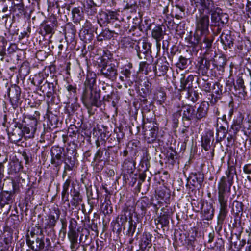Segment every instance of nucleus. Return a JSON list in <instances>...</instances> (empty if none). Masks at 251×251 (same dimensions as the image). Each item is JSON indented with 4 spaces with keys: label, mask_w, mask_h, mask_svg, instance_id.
<instances>
[{
    "label": "nucleus",
    "mask_w": 251,
    "mask_h": 251,
    "mask_svg": "<svg viewBox=\"0 0 251 251\" xmlns=\"http://www.w3.org/2000/svg\"><path fill=\"white\" fill-rule=\"evenodd\" d=\"M50 163L58 171L63 163L64 171L62 177L64 178L67 175L68 171H73L76 167L78 154L75 149L72 148L70 145L65 148L59 145H54L50 150Z\"/></svg>",
    "instance_id": "1"
},
{
    "label": "nucleus",
    "mask_w": 251,
    "mask_h": 251,
    "mask_svg": "<svg viewBox=\"0 0 251 251\" xmlns=\"http://www.w3.org/2000/svg\"><path fill=\"white\" fill-rule=\"evenodd\" d=\"M101 90L97 85V74L93 71H88L84 87L80 97V100L88 109H91L94 106L100 105Z\"/></svg>",
    "instance_id": "2"
},
{
    "label": "nucleus",
    "mask_w": 251,
    "mask_h": 251,
    "mask_svg": "<svg viewBox=\"0 0 251 251\" xmlns=\"http://www.w3.org/2000/svg\"><path fill=\"white\" fill-rule=\"evenodd\" d=\"M176 107L180 109L181 122H186V125L192 124L193 126H198L199 123L208 116L209 104L203 101L196 107L195 105L183 102L181 104L178 103Z\"/></svg>",
    "instance_id": "3"
},
{
    "label": "nucleus",
    "mask_w": 251,
    "mask_h": 251,
    "mask_svg": "<svg viewBox=\"0 0 251 251\" xmlns=\"http://www.w3.org/2000/svg\"><path fill=\"white\" fill-rule=\"evenodd\" d=\"M97 75L111 82H115L118 76L119 62L114 59L113 54L106 50L96 61Z\"/></svg>",
    "instance_id": "4"
},
{
    "label": "nucleus",
    "mask_w": 251,
    "mask_h": 251,
    "mask_svg": "<svg viewBox=\"0 0 251 251\" xmlns=\"http://www.w3.org/2000/svg\"><path fill=\"white\" fill-rule=\"evenodd\" d=\"M196 5L193 6L196 11L198 10L199 16H196V30L200 32V35L209 34L210 26V16L207 12V6L206 0L196 1Z\"/></svg>",
    "instance_id": "5"
},
{
    "label": "nucleus",
    "mask_w": 251,
    "mask_h": 251,
    "mask_svg": "<svg viewBox=\"0 0 251 251\" xmlns=\"http://www.w3.org/2000/svg\"><path fill=\"white\" fill-rule=\"evenodd\" d=\"M208 10L210 15L211 26L217 27V31L220 32L222 28L228 23L229 16L222 9L215 5L213 0H206Z\"/></svg>",
    "instance_id": "6"
},
{
    "label": "nucleus",
    "mask_w": 251,
    "mask_h": 251,
    "mask_svg": "<svg viewBox=\"0 0 251 251\" xmlns=\"http://www.w3.org/2000/svg\"><path fill=\"white\" fill-rule=\"evenodd\" d=\"M98 148L94 157L107 163V165H117L119 163L118 149L111 146H100Z\"/></svg>",
    "instance_id": "7"
},
{
    "label": "nucleus",
    "mask_w": 251,
    "mask_h": 251,
    "mask_svg": "<svg viewBox=\"0 0 251 251\" xmlns=\"http://www.w3.org/2000/svg\"><path fill=\"white\" fill-rule=\"evenodd\" d=\"M232 185L226 181V176H222L218 184V201L217 207L221 211L227 212L229 209L228 204V196L230 193L231 187Z\"/></svg>",
    "instance_id": "8"
},
{
    "label": "nucleus",
    "mask_w": 251,
    "mask_h": 251,
    "mask_svg": "<svg viewBox=\"0 0 251 251\" xmlns=\"http://www.w3.org/2000/svg\"><path fill=\"white\" fill-rule=\"evenodd\" d=\"M40 116V113L38 111L34 112V115H25L23 114L22 117L18 118V120L22 124L25 131L27 133L26 137L28 139H32L35 137L37 131L38 121Z\"/></svg>",
    "instance_id": "9"
},
{
    "label": "nucleus",
    "mask_w": 251,
    "mask_h": 251,
    "mask_svg": "<svg viewBox=\"0 0 251 251\" xmlns=\"http://www.w3.org/2000/svg\"><path fill=\"white\" fill-rule=\"evenodd\" d=\"M143 130L145 138L148 143H154L156 139L159 130V124L154 117L145 118L143 120Z\"/></svg>",
    "instance_id": "10"
},
{
    "label": "nucleus",
    "mask_w": 251,
    "mask_h": 251,
    "mask_svg": "<svg viewBox=\"0 0 251 251\" xmlns=\"http://www.w3.org/2000/svg\"><path fill=\"white\" fill-rule=\"evenodd\" d=\"M45 211V227L47 235H55L54 227L59 219L61 211L57 206H52Z\"/></svg>",
    "instance_id": "11"
},
{
    "label": "nucleus",
    "mask_w": 251,
    "mask_h": 251,
    "mask_svg": "<svg viewBox=\"0 0 251 251\" xmlns=\"http://www.w3.org/2000/svg\"><path fill=\"white\" fill-rule=\"evenodd\" d=\"M132 207L127 203H125L122 208L120 215L117 218L116 221L122 224L128 221V228L126 230V235H133L136 230V221L134 222L132 219Z\"/></svg>",
    "instance_id": "12"
},
{
    "label": "nucleus",
    "mask_w": 251,
    "mask_h": 251,
    "mask_svg": "<svg viewBox=\"0 0 251 251\" xmlns=\"http://www.w3.org/2000/svg\"><path fill=\"white\" fill-rule=\"evenodd\" d=\"M58 22L57 17L53 14L46 18L40 25L39 33L44 38L48 36L51 38L57 30Z\"/></svg>",
    "instance_id": "13"
},
{
    "label": "nucleus",
    "mask_w": 251,
    "mask_h": 251,
    "mask_svg": "<svg viewBox=\"0 0 251 251\" xmlns=\"http://www.w3.org/2000/svg\"><path fill=\"white\" fill-rule=\"evenodd\" d=\"M128 130L132 134V128L130 126L124 122L120 123L118 126L114 128L113 133L109 134V137L107 140L110 144L109 146H111L113 148V146L123 142L126 131Z\"/></svg>",
    "instance_id": "14"
},
{
    "label": "nucleus",
    "mask_w": 251,
    "mask_h": 251,
    "mask_svg": "<svg viewBox=\"0 0 251 251\" xmlns=\"http://www.w3.org/2000/svg\"><path fill=\"white\" fill-rule=\"evenodd\" d=\"M32 10L25 7L23 1H14L12 2L10 7L9 13L6 14L5 17H10L12 15L13 18L24 19V20H30L31 18Z\"/></svg>",
    "instance_id": "15"
},
{
    "label": "nucleus",
    "mask_w": 251,
    "mask_h": 251,
    "mask_svg": "<svg viewBox=\"0 0 251 251\" xmlns=\"http://www.w3.org/2000/svg\"><path fill=\"white\" fill-rule=\"evenodd\" d=\"M119 14L115 10L100 9L97 16V23L100 27L109 26L118 21Z\"/></svg>",
    "instance_id": "16"
},
{
    "label": "nucleus",
    "mask_w": 251,
    "mask_h": 251,
    "mask_svg": "<svg viewBox=\"0 0 251 251\" xmlns=\"http://www.w3.org/2000/svg\"><path fill=\"white\" fill-rule=\"evenodd\" d=\"M121 75L119 79L122 81H126L129 86L132 85L134 83H138L140 80L138 72H136L133 68L132 63L129 62L121 67Z\"/></svg>",
    "instance_id": "17"
},
{
    "label": "nucleus",
    "mask_w": 251,
    "mask_h": 251,
    "mask_svg": "<svg viewBox=\"0 0 251 251\" xmlns=\"http://www.w3.org/2000/svg\"><path fill=\"white\" fill-rule=\"evenodd\" d=\"M152 24L150 19H145L143 21L142 17L133 18V25L128 30V34L133 36H141V33L147 32L151 29Z\"/></svg>",
    "instance_id": "18"
},
{
    "label": "nucleus",
    "mask_w": 251,
    "mask_h": 251,
    "mask_svg": "<svg viewBox=\"0 0 251 251\" xmlns=\"http://www.w3.org/2000/svg\"><path fill=\"white\" fill-rule=\"evenodd\" d=\"M152 44L146 40L138 41L134 50L137 57L141 60L154 59L152 54Z\"/></svg>",
    "instance_id": "19"
},
{
    "label": "nucleus",
    "mask_w": 251,
    "mask_h": 251,
    "mask_svg": "<svg viewBox=\"0 0 251 251\" xmlns=\"http://www.w3.org/2000/svg\"><path fill=\"white\" fill-rule=\"evenodd\" d=\"M161 212L157 217V221L160 226L161 229L157 231L159 235H167L168 234L169 220L173 214V211L171 207L166 206L161 209Z\"/></svg>",
    "instance_id": "20"
},
{
    "label": "nucleus",
    "mask_w": 251,
    "mask_h": 251,
    "mask_svg": "<svg viewBox=\"0 0 251 251\" xmlns=\"http://www.w3.org/2000/svg\"><path fill=\"white\" fill-rule=\"evenodd\" d=\"M63 27V33L71 50H75L77 43L76 28L72 22L67 23Z\"/></svg>",
    "instance_id": "21"
},
{
    "label": "nucleus",
    "mask_w": 251,
    "mask_h": 251,
    "mask_svg": "<svg viewBox=\"0 0 251 251\" xmlns=\"http://www.w3.org/2000/svg\"><path fill=\"white\" fill-rule=\"evenodd\" d=\"M120 155L124 157L122 164L123 180L128 178L129 174L134 173L136 169V156L128 155L127 152H120Z\"/></svg>",
    "instance_id": "22"
},
{
    "label": "nucleus",
    "mask_w": 251,
    "mask_h": 251,
    "mask_svg": "<svg viewBox=\"0 0 251 251\" xmlns=\"http://www.w3.org/2000/svg\"><path fill=\"white\" fill-rule=\"evenodd\" d=\"M153 205V200L150 199L147 196L142 197L136 203L133 210L134 217L136 221H140L142 219L143 214L146 210L150 208Z\"/></svg>",
    "instance_id": "23"
},
{
    "label": "nucleus",
    "mask_w": 251,
    "mask_h": 251,
    "mask_svg": "<svg viewBox=\"0 0 251 251\" xmlns=\"http://www.w3.org/2000/svg\"><path fill=\"white\" fill-rule=\"evenodd\" d=\"M68 136L70 139L68 145H70L72 148L77 151L82 142V135H80V131L78 126L74 124H71L68 128Z\"/></svg>",
    "instance_id": "24"
},
{
    "label": "nucleus",
    "mask_w": 251,
    "mask_h": 251,
    "mask_svg": "<svg viewBox=\"0 0 251 251\" xmlns=\"http://www.w3.org/2000/svg\"><path fill=\"white\" fill-rule=\"evenodd\" d=\"M238 33L226 29L224 30L219 38L224 50L233 49V44L236 41Z\"/></svg>",
    "instance_id": "25"
},
{
    "label": "nucleus",
    "mask_w": 251,
    "mask_h": 251,
    "mask_svg": "<svg viewBox=\"0 0 251 251\" xmlns=\"http://www.w3.org/2000/svg\"><path fill=\"white\" fill-rule=\"evenodd\" d=\"M7 91L11 105L14 109H16L22 103L21 88L16 84H12Z\"/></svg>",
    "instance_id": "26"
},
{
    "label": "nucleus",
    "mask_w": 251,
    "mask_h": 251,
    "mask_svg": "<svg viewBox=\"0 0 251 251\" xmlns=\"http://www.w3.org/2000/svg\"><path fill=\"white\" fill-rule=\"evenodd\" d=\"M212 64V59L207 58L204 55L200 56L197 58V63L195 65L197 71L196 73L199 76L208 77V72L210 71V66Z\"/></svg>",
    "instance_id": "27"
},
{
    "label": "nucleus",
    "mask_w": 251,
    "mask_h": 251,
    "mask_svg": "<svg viewBox=\"0 0 251 251\" xmlns=\"http://www.w3.org/2000/svg\"><path fill=\"white\" fill-rule=\"evenodd\" d=\"M133 105L135 108L138 109H141L142 113L143 120L145 118H149L146 114L151 112L153 107V102L149 101L147 98L139 97V98H135L133 101Z\"/></svg>",
    "instance_id": "28"
},
{
    "label": "nucleus",
    "mask_w": 251,
    "mask_h": 251,
    "mask_svg": "<svg viewBox=\"0 0 251 251\" xmlns=\"http://www.w3.org/2000/svg\"><path fill=\"white\" fill-rule=\"evenodd\" d=\"M169 63L166 56H161L157 58L153 64L152 69L156 76H164L169 70Z\"/></svg>",
    "instance_id": "29"
},
{
    "label": "nucleus",
    "mask_w": 251,
    "mask_h": 251,
    "mask_svg": "<svg viewBox=\"0 0 251 251\" xmlns=\"http://www.w3.org/2000/svg\"><path fill=\"white\" fill-rule=\"evenodd\" d=\"M227 62V58L224 55L213 58L212 59V68L210 69L211 75L215 76L217 74L220 75L224 72Z\"/></svg>",
    "instance_id": "30"
},
{
    "label": "nucleus",
    "mask_w": 251,
    "mask_h": 251,
    "mask_svg": "<svg viewBox=\"0 0 251 251\" xmlns=\"http://www.w3.org/2000/svg\"><path fill=\"white\" fill-rule=\"evenodd\" d=\"M153 27L151 29V37L152 38L155 39L157 42V52L155 57L158 54L159 51L160 49V44L158 42L163 39L165 35L166 34V27L163 24H155L154 23H151Z\"/></svg>",
    "instance_id": "31"
},
{
    "label": "nucleus",
    "mask_w": 251,
    "mask_h": 251,
    "mask_svg": "<svg viewBox=\"0 0 251 251\" xmlns=\"http://www.w3.org/2000/svg\"><path fill=\"white\" fill-rule=\"evenodd\" d=\"M225 93H226V90H224L223 85L220 82H213L212 88L208 96V100H209L210 103L215 104L221 99L223 95Z\"/></svg>",
    "instance_id": "32"
},
{
    "label": "nucleus",
    "mask_w": 251,
    "mask_h": 251,
    "mask_svg": "<svg viewBox=\"0 0 251 251\" xmlns=\"http://www.w3.org/2000/svg\"><path fill=\"white\" fill-rule=\"evenodd\" d=\"M204 179V175L202 171L201 170H196L195 172L190 174L189 177L187 178V183L186 186L189 187V189L191 188L188 184V181L191 180L190 182L191 185L199 190L201 188Z\"/></svg>",
    "instance_id": "33"
},
{
    "label": "nucleus",
    "mask_w": 251,
    "mask_h": 251,
    "mask_svg": "<svg viewBox=\"0 0 251 251\" xmlns=\"http://www.w3.org/2000/svg\"><path fill=\"white\" fill-rule=\"evenodd\" d=\"M89 235V229L85 227V224L82 226H78L75 218H71L69 220V232L68 235Z\"/></svg>",
    "instance_id": "34"
},
{
    "label": "nucleus",
    "mask_w": 251,
    "mask_h": 251,
    "mask_svg": "<svg viewBox=\"0 0 251 251\" xmlns=\"http://www.w3.org/2000/svg\"><path fill=\"white\" fill-rule=\"evenodd\" d=\"M23 166L22 161L16 156H10L7 171L9 175L16 176L23 172Z\"/></svg>",
    "instance_id": "35"
},
{
    "label": "nucleus",
    "mask_w": 251,
    "mask_h": 251,
    "mask_svg": "<svg viewBox=\"0 0 251 251\" xmlns=\"http://www.w3.org/2000/svg\"><path fill=\"white\" fill-rule=\"evenodd\" d=\"M5 188L6 190H1L0 192V208L8 205L9 210L11 205L15 201L16 196L7 187Z\"/></svg>",
    "instance_id": "36"
},
{
    "label": "nucleus",
    "mask_w": 251,
    "mask_h": 251,
    "mask_svg": "<svg viewBox=\"0 0 251 251\" xmlns=\"http://www.w3.org/2000/svg\"><path fill=\"white\" fill-rule=\"evenodd\" d=\"M57 85V77L56 75H53V82H49V80H46L38 90H40L44 94L46 93L47 96L50 97L52 95L56 94L55 88Z\"/></svg>",
    "instance_id": "37"
},
{
    "label": "nucleus",
    "mask_w": 251,
    "mask_h": 251,
    "mask_svg": "<svg viewBox=\"0 0 251 251\" xmlns=\"http://www.w3.org/2000/svg\"><path fill=\"white\" fill-rule=\"evenodd\" d=\"M120 100V96L117 90H113L110 94L104 95L101 98V93H100V101L101 104L100 105L94 106L97 108L100 107L103 104L105 105L106 102L111 103L113 107H116Z\"/></svg>",
    "instance_id": "38"
},
{
    "label": "nucleus",
    "mask_w": 251,
    "mask_h": 251,
    "mask_svg": "<svg viewBox=\"0 0 251 251\" xmlns=\"http://www.w3.org/2000/svg\"><path fill=\"white\" fill-rule=\"evenodd\" d=\"M214 140V132L209 129H205L201 135V145L202 148L205 151L210 150Z\"/></svg>",
    "instance_id": "39"
},
{
    "label": "nucleus",
    "mask_w": 251,
    "mask_h": 251,
    "mask_svg": "<svg viewBox=\"0 0 251 251\" xmlns=\"http://www.w3.org/2000/svg\"><path fill=\"white\" fill-rule=\"evenodd\" d=\"M64 88L66 90V97L69 101H72L73 100H78V92L77 85L69 80H66V83L64 85Z\"/></svg>",
    "instance_id": "40"
},
{
    "label": "nucleus",
    "mask_w": 251,
    "mask_h": 251,
    "mask_svg": "<svg viewBox=\"0 0 251 251\" xmlns=\"http://www.w3.org/2000/svg\"><path fill=\"white\" fill-rule=\"evenodd\" d=\"M25 180L23 179L20 176L15 177L11 179V181L7 183L5 187H7L13 194L15 196L21 192V189L23 188V183L25 182Z\"/></svg>",
    "instance_id": "41"
},
{
    "label": "nucleus",
    "mask_w": 251,
    "mask_h": 251,
    "mask_svg": "<svg viewBox=\"0 0 251 251\" xmlns=\"http://www.w3.org/2000/svg\"><path fill=\"white\" fill-rule=\"evenodd\" d=\"M80 187L78 184L75 186L72 183V188L70 190V195L72 199L70 201L72 206L76 208L83 201V196L80 193Z\"/></svg>",
    "instance_id": "42"
},
{
    "label": "nucleus",
    "mask_w": 251,
    "mask_h": 251,
    "mask_svg": "<svg viewBox=\"0 0 251 251\" xmlns=\"http://www.w3.org/2000/svg\"><path fill=\"white\" fill-rule=\"evenodd\" d=\"M202 39H201L200 47L201 50H205L206 52H210L212 50L213 43L215 39L214 34H202L200 35Z\"/></svg>",
    "instance_id": "43"
},
{
    "label": "nucleus",
    "mask_w": 251,
    "mask_h": 251,
    "mask_svg": "<svg viewBox=\"0 0 251 251\" xmlns=\"http://www.w3.org/2000/svg\"><path fill=\"white\" fill-rule=\"evenodd\" d=\"M166 159L167 163L172 166L179 164L180 155L175 148L170 146L166 150Z\"/></svg>",
    "instance_id": "44"
},
{
    "label": "nucleus",
    "mask_w": 251,
    "mask_h": 251,
    "mask_svg": "<svg viewBox=\"0 0 251 251\" xmlns=\"http://www.w3.org/2000/svg\"><path fill=\"white\" fill-rule=\"evenodd\" d=\"M47 117L46 126H48V128L54 130L58 128H61L62 121L60 119V117L53 114L52 112H48Z\"/></svg>",
    "instance_id": "45"
},
{
    "label": "nucleus",
    "mask_w": 251,
    "mask_h": 251,
    "mask_svg": "<svg viewBox=\"0 0 251 251\" xmlns=\"http://www.w3.org/2000/svg\"><path fill=\"white\" fill-rule=\"evenodd\" d=\"M151 157L149 151L147 149L143 150L140 156V160L138 166L139 170L143 172L148 171L151 167Z\"/></svg>",
    "instance_id": "46"
},
{
    "label": "nucleus",
    "mask_w": 251,
    "mask_h": 251,
    "mask_svg": "<svg viewBox=\"0 0 251 251\" xmlns=\"http://www.w3.org/2000/svg\"><path fill=\"white\" fill-rule=\"evenodd\" d=\"M110 132L106 126H102V128L98 129V137L96 141V146L98 148L100 146L106 145Z\"/></svg>",
    "instance_id": "47"
},
{
    "label": "nucleus",
    "mask_w": 251,
    "mask_h": 251,
    "mask_svg": "<svg viewBox=\"0 0 251 251\" xmlns=\"http://www.w3.org/2000/svg\"><path fill=\"white\" fill-rule=\"evenodd\" d=\"M244 208L243 203L237 200H234L232 202L231 212L233 213L234 221H239L240 223Z\"/></svg>",
    "instance_id": "48"
},
{
    "label": "nucleus",
    "mask_w": 251,
    "mask_h": 251,
    "mask_svg": "<svg viewBox=\"0 0 251 251\" xmlns=\"http://www.w3.org/2000/svg\"><path fill=\"white\" fill-rule=\"evenodd\" d=\"M140 86L141 88L137 92L138 96L144 98L150 97L152 93V83L147 77H145L143 83L140 84Z\"/></svg>",
    "instance_id": "49"
},
{
    "label": "nucleus",
    "mask_w": 251,
    "mask_h": 251,
    "mask_svg": "<svg viewBox=\"0 0 251 251\" xmlns=\"http://www.w3.org/2000/svg\"><path fill=\"white\" fill-rule=\"evenodd\" d=\"M186 42L188 44V46L192 48L193 51L198 50L200 45L201 37L197 33L190 32L189 35L185 38Z\"/></svg>",
    "instance_id": "50"
},
{
    "label": "nucleus",
    "mask_w": 251,
    "mask_h": 251,
    "mask_svg": "<svg viewBox=\"0 0 251 251\" xmlns=\"http://www.w3.org/2000/svg\"><path fill=\"white\" fill-rule=\"evenodd\" d=\"M215 209L213 205L206 202L200 212V217L202 221L211 220L214 216Z\"/></svg>",
    "instance_id": "51"
},
{
    "label": "nucleus",
    "mask_w": 251,
    "mask_h": 251,
    "mask_svg": "<svg viewBox=\"0 0 251 251\" xmlns=\"http://www.w3.org/2000/svg\"><path fill=\"white\" fill-rule=\"evenodd\" d=\"M49 77V74L46 73L45 70L40 72L38 74H35L31 78L30 77L31 83L37 87V90L42 86V84L45 83L47 78Z\"/></svg>",
    "instance_id": "52"
},
{
    "label": "nucleus",
    "mask_w": 251,
    "mask_h": 251,
    "mask_svg": "<svg viewBox=\"0 0 251 251\" xmlns=\"http://www.w3.org/2000/svg\"><path fill=\"white\" fill-rule=\"evenodd\" d=\"M141 148V142L137 139L130 140L127 145V149L123 150L122 152H127L128 155L136 156Z\"/></svg>",
    "instance_id": "53"
},
{
    "label": "nucleus",
    "mask_w": 251,
    "mask_h": 251,
    "mask_svg": "<svg viewBox=\"0 0 251 251\" xmlns=\"http://www.w3.org/2000/svg\"><path fill=\"white\" fill-rule=\"evenodd\" d=\"M159 208V207L156 204L153 203V205H151L150 209L149 211L146 210L145 211V213H143L142 219H141L140 221H136V222L141 223V225L143 224V223L144 224L150 223L153 219L154 217L152 215L157 213Z\"/></svg>",
    "instance_id": "54"
},
{
    "label": "nucleus",
    "mask_w": 251,
    "mask_h": 251,
    "mask_svg": "<svg viewBox=\"0 0 251 251\" xmlns=\"http://www.w3.org/2000/svg\"><path fill=\"white\" fill-rule=\"evenodd\" d=\"M13 124H14V128H12L11 129H8V132L12 133V134H14L15 135L24 136L25 139H28L26 137L27 133L24 131L25 129H24L23 125L21 124L18 118H14Z\"/></svg>",
    "instance_id": "55"
},
{
    "label": "nucleus",
    "mask_w": 251,
    "mask_h": 251,
    "mask_svg": "<svg viewBox=\"0 0 251 251\" xmlns=\"http://www.w3.org/2000/svg\"><path fill=\"white\" fill-rule=\"evenodd\" d=\"M157 199L162 201H158V203H163L168 204L170 202L171 196V191L169 189L165 186H160L155 191Z\"/></svg>",
    "instance_id": "56"
},
{
    "label": "nucleus",
    "mask_w": 251,
    "mask_h": 251,
    "mask_svg": "<svg viewBox=\"0 0 251 251\" xmlns=\"http://www.w3.org/2000/svg\"><path fill=\"white\" fill-rule=\"evenodd\" d=\"M84 10L88 16H94L97 13V7L102 5L93 0H84Z\"/></svg>",
    "instance_id": "57"
},
{
    "label": "nucleus",
    "mask_w": 251,
    "mask_h": 251,
    "mask_svg": "<svg viewBox=\"0 0 251 251\" xmlns=\"http://www.w3.org/2000/svg\"><path fill=\"white\" fill-rule=\"evenodd\" d=\"M120 44L122 49L126 50H128L131 52L134 51L137 41L133 40L128 37H124L120 41Z\"/></svg>",
    "instance_id": "58"
},
{
    "label": "nucleus",
    "mask_w": 251,
    "mask_h": 251,
    "mask_svg": "<svg viewBox=\"0 0 251 251\" xmlns=\"http://www.w3.org/2000/svg\"><path fill=\"white\" fill-rule=\"evenodd\" d=\"M96 188V193L94 194L92 191V186L86 189V193L88 197V203L90 205L91 207L96 206L99 202V198L100 192L99 188L97 186L95 185Z\"/></svg>",
    "instance_id": "59"
},
{
    "label": "nucleus",
    "mask_w": 251,
    "mask_h": 251,
    "mask_svg": "<svg viewBox=\"0 0 251 251\" xmlns=\"http://www.w3.org/2000/svg\"><path fill=\"white\" fill-rule=\"evenodd\" d=\"M166 99V93L163 88L160 87L154 92L152 100L156 102L157 105H163Z\"/></svg>",
    "instance_id": "60"
},
{
    "label": "nucleus",
    "mask_w": 251,
    "mask_h": 251,
    "mask_svg": "<svg viewBox=\"0 0 251 251\" xmlns=\"http://www.w3.org/2000/svg\"><path fill=\"white\" fill-rule=\"evenodd\" d=\"M73 22L76 24H79L84 18V12L82 7H73L71 10Z\"/></svg>",
    "instance_id": "61"
},
{
    "label": "nucleus",
    "mask_w": 251,
    "mask_h": 251,
    "mask_svg": "<svg viewBox=\"0 0 251 251\" xmlns=\"http://www.w3.org/2000/svg\"><path fill=\"white\" fill-rule=\"evenodd\" d=\"M115 36L113 34L112 30L109 29L108 27L102 28L101 32L97 34V41L101 42L103 41H108L111 39H114Z\"/></svg>",
    "instance_id": "62"
},
{
    "label": "nucleus",
    "mask_w": 251,
    "mask_h": 251,
    "mask_svg": "<svg viewBox=\"0 0 251 251\" xmlns=\"http://www.w3.org/2000/svg\"><path fill=\"white\" fill-rule=\"evenodd\" d=\"M219 209V213L217 216V226L216 227L215 229L217 234L218 235H222L221 231L222 230V225L224 223L225 220H226L229 212V209H227V212L221 211L220 208Z\"/></svg>",
    "instance_id": "63"
},
{
    "label": "nucleus",
    "mask_w": 251,
    "mask_h": 251,
    "mask_svg": "<svg viewBox=\"0 0 251 251\" xmlns=\"http://www.w3.org/2000/svg\"><path fill=\"white\" fill-rule=\"evenodd\" d=\"M32 239L30 238V236H26V240L27 244L35 251H39L42 249V238L37 237L36 236H31Z\"/></svg>",
    "instance_id": "64"
}]
</instances>
